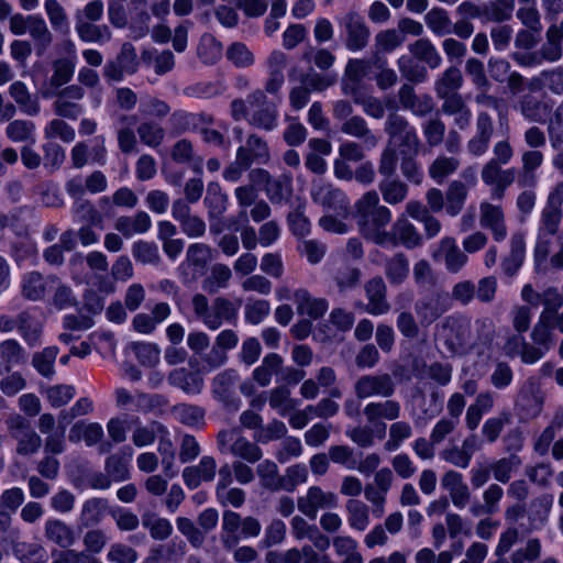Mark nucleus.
<instances>
[{
  "instance_id": "nucleus-31",
  "label": "nucleus",
  "mask_w": 563,
  "mask_h": 563,
  "mask_svg": "<svg viewBox=\"0 0 563 563\" xmlns=\"http://www.w3.org/2000/svg\"><path fill=\"white\" fill-rule=\"evenodd\" d=\"M468 196L466 185L461 180H453L445 192V212L456 217L463 209Z\"/></svg>"
},
{
  "instance_id": "nucleus-33",
  "label": "nucleus",
  "mask_w": 563,
  "mask_h": 563,
  "mask_svg": "<svg viewBox=\"0 0 563 563\" xmlns=\"http://www.w3.org/2000/svg\"><path fill=\"white\" fill-rule=\"evenodd\" d=\"M170 385L180 388L189 395H198L203 387V379L197 374L187 372L185 368H178L169 374Z\"/></svg>"
},
{
  "instance_id": "nucleus-30",
  "label": "nucleus",
  "mask_w": 563,
  "mask_h": 563,
  "mask_svg": "<svg viewBox=\"0 0 563 563\" xmlns=\"http://www.w3.org/2000/svg\"><path fill=\"white\" fill-rule=\"evenodd\" d=\"M75 30L78 37L85 43H106L111 38V31L107 25L95 22L75 21Z\"/></svg>"
},
{
  "instance_id": "nucleus-50",
  "label": "nucleus",
  "mask_w": 563,
  "mask_h": 563,
  "mask_svg": "<svg viewBox=\"0 0 563 563\" xmlns=\"http://www.w3.org/2000/svg\"><path fill=\"white\" fill-rule=\"evenodd\" d=\"M525 260V246L520 238H512L511 250L501 262L503 272L507 276H515L521 268Z\"/></svg>"
},
{
  "instance_id": "nucleus-64",
  "label": "nucleus",
  "mask_w": 563,
  "mask_h": 563,
  "mask_svg": "<svg viewBox=\"0 0 563 563\" xmlns=\"http://www.w3.org/2000/svg\"><path fill=\"white\" fill-rule=\"evenodd\" d=\"M57 355V346L45 347L42 352L34 355L33 366L41 375L51 377L54 374V364Z\"/></svg>"
},
{
  "instance_id": "nucleus-48",
  "label": "nucleus",
  "mask_w": 563,
  "mask_h": 563,
  "mask_svg": "<svg viewBox=\"0 0 563 563\" xmlns=\"http://www.w3.org/2000/svg\"><path fill=\"white\" fill-rule=\"evenodd\" d=\"M223 53L222 44L211 34H203L200 38L197 54L205 63L212 65L217 63Z\"/></svg>"
},
{
  "instance_id": "nucleus-53",
  "label": "nucleus",
  "mask_w": 563,
  "mask_h": 563,
  "mask_svg": "<svg viewBox=\"0 0 563 563\" xmlns=\"http://www.w3.org/2000/svg\"><path fill=\"white\" fill-rule=\"evenodd\" d=\"M264 191L273 203L286 201L292 194L291 179L289 177L271 178Z\"/></svg>"
},
{
  "instance_id": "nucleus-18",
  "label": "nucleus",
  "mask_w": 563,
  "mask_h": 563,
  "mask_svg": "<svg viewBox=\"0 0 563 563\" xmlns=\"http://www.w3.org/2000/svg\"><path fill=\"white\" fill-rule=\"evenodd\" d=\"M441 485L448 490L452 504L456 508L464 509L466 507L471 493L461 473L453 470L445 472L441 478Z\"/></svg>"
},
{
  "instance_id": "nucleus-63",
  "label": "nucleus",
  "mask_w": 563,
  "mask_h": 563,
  "mask_svg": "<svg viewBox=\"0 0 563 563\" xmlns=\"http://www.w3.org/2000/svg\"><path fill=\"white\" fill-rule=\"evenodd\" d=\"M104 505L101 499L92 498L82 504L79 522L84 527L95 526L100 522Z\"/></svg>"
},
{
  "instance_id": "nucleus-35",
  "label": "nucleus",
  "mask_w": 563,
  "mask_h": 563,
  "mask_svg": "<svg viewBox=\"0 0 563 563\" xmlns=\"http://www.w3.org/2000/svg\"><path fill=\"white\" fill-rule=\"evenodd\" d=\"M385 275L391 285L402 284L409 275V261L404 253H396L385 263Z\"/></svg>"
},
{
  "instance_id": "nucleus-42",
  "label": "nucleus",
  "mask_w": 563,
  "mask_h": 563,
  "mask_svg": "<svg viewBox=\"0 0 563 563\" xmlns=\"http://www.w3.org/2000/svg\"><path fill=\"white\" fill-rule=\"evenodd\" d=\"M238 377V373L234 369H225L219 373L212 380L213 396L221 402H229Z\"/></svg>"
},
{
  "instance_id": "nucleus-38",
  "label": "nucleus",
  "mask_w": 563,
  "mask_h": 563,
  "mask_svg": "<svg viewBox=\"0 0 563 563\" xmlns=\"http://www.w3.org/2000/svg\"><path fill=\"white\" fill-rule=\"evenodd\" d=\"M553 506L552 495H542L534 499L531 504L529 515L530 527L533 530L542 529L549 520V516Z\"/></svg>"
},
{
  "instance_id": "nucleus-47",
  "label": "nucleus",
  "mask_w": 563,
  "mask_h": 563,
  "mask_svg": "<svg viewBox=\"0 0 563 563\" xmlns=\"http://www.w3.org/2000/svg\"><path fill=\"white\" fill-rule=\"evenodd\" d=\"M460 165L459 158L440 155L430 165L429 175L434 181L442 184L446 177L459 169Z\"/></svg>"
},
{
  "instance_id": "nucleus-15",
  "label": "nucleus",
  "mask_w": 563,
  "mask_h": 563,
  "mask_svg": "<svg viewBox=\"0 0 563 563\" xmlns=\"http://www.w3.org/2000/svg\"><path fill=\"white\" fill-rule=\"evenodd\" d=\"M434 260H442L445 268L453 274L459 273L468 262L464 250L462 251L455 239L444 236L440 240L437 250L432 253Z\"/></svg>"
},
{
  "instance_id": "nucleus-55",
  "label": "nucleus",
  "mask_w": 563,
  "mask_h": 563,
  "mask_svg": "<svg viewBox=\"0 0 563 563\" xmlns=\"http://www.w3.org/2000/svg\"><path fill=\"white\" fill-rule=\"evenodd\" d=\"M205 205L208 209L210 218H217L227 210V196L221 191L218 184L208 185Z\"/></svg>"
},
{
  "instance_id": "nucleus-46",
  "label": "nucleus",
  "mask_w": 563,
  "mask_h": 563,
  "mask_svg": "<svg viewBox=\"0 0 563 563\" xmlns=\"http://www.w3.org/2000/svg\"><path fill=\"white\" fill-rule=\"evenodd\" d=\"M521 459L518 455H509L494 461L489 466L494 478L503 484L510 481L512 474L521 466Z\"/></svg>"
},
{
  "instance_id": "nucleus-7",
  "label": "nucleus",
  "mask_w": 563,
  "mask_h": 563,
  "mask_svg": "<svg viewBox=\"0 0 563 563\" xmlns=\"http://www.w3.org/2000/svg\"><path fill=\"white\" fill-rule=\"evenodd\" d=\"M554 330L563 334V310L542 309L532 328L531 340L534 344H541L545 347L552 346L555 342Z\"/></svg>"
},
{
  "instance_id": "nucleus-21",
  "label": "nucleus",
  "mask_w": 563,
  "mask_h": 563,
  "mask_svg": "<svg viewBox=\"0 0 563 563\" xmlns=\"http://www.w3.org/2000/svg\"><path fill=\"white\" fill-rule=\"evenodd\" d=\"M563 56V42L545 32V42L541 45L540 49L530 56L529 62H519L521 65L532 66L541 65L543 62L555 63Z\"/></svg>"
},
{
  "instance_id": "nucleus-59",
  "label": "nucleus",
  "mask_w": 563,
  "mask_h": 563,
  "mask_svg": "<svg viewBox=\"0 0 563 563\" xmlns=\"http://www.w3.org/2000/svg\"><path fill=\"white\" fill-rule=\"evenodd\" d=\"M18 330L23 339L31 345H35L41 335V324L29 312H21L18 316Z\"/></svg>"
},
{
  "instance_id": "nucleus-5",
  "label": "nucleus",
  "mask_w": 563,
  "mask_h": 563,
  "mask_svg": "<svg viewBox=\"0 0 563 563\" xmlns=\"http://www.w3.org/2000/svg\"><path fill=\"white\" fill-rule=\"evenodd\" d=\"M312 200L322 206L325 210H332L338 216L346 218L350 213V201L345 194L334 188L331 184H325L322 180H314L311 187Z\"/></svg>"
},
{
  "instance_id": "nucleus-20",
  "label": "nucleus",
  "mask_w": 563,
  "mask_h": 563,
  "mask_svg": "<svg viewBox=\"0 0 563 563\" xmlns=\"http://www.w3.org/2000/svg\"><path fill=\"white\" fill-rule=\"evenodd\" d=\"M294 301L297 312L301 316H308L311 319L321 318L329 308V302L323 298L312 297L308 290L300 288L294 292Z\"/></svg>"
},
{
  "instance_id": "nucleus-32",
  "label": "nucleus",
  "mask_w": 563,
  "mask_h": 563,
  "mask_svg": "<svg viewBox=\"0 0 563 563\" xmlns=\"http://www.w3.org/2000/svg\"><path fill=\"white\" fill-rule=\"evenodd\" d=\"M103 437V429L97 422L85 423L79 421L75 423L69 431V441H85L88 446L97 444Z\"/></svg>"
},
{
  "instance_id": "nucleus-13",
  "label": "nucleus",
  "mask_w": 563,
  "mask_h": 563,
  "mask_svg": "<svg viewBox=\"0 0 563 563\" xmlns=\"http://www.w3.org/2000/svg\"><path fill=\"white\" fill-rule=\"evenodd\" d=\"M373 59L350 58L345 65L341 80L343 95L349 97L358 96L361 82L371 71Z\"/></svg>"
},
{
  "instance_id": "nucleus-34",
  "label": "nucleus",
  "mask_w": 563,
  "mask_h": 563,
  "mask_svg": "<svg viewBox=\"0 0 563 563\" xmlns=\"http://www.w3.org/2000/svg\"><path fill=\"white\" fill-rule=\"evenodd\" d=\"M238 150L243 151L244 157L250 161V165L253 163L266 164L271 158L267 143L256 134L250 135L245 145L240 146Z\"/></svg>"
},
{
  "instance_id": "nucleus-26",
  "label": "nucleus",
  "mask_w": 563,
  "mask_h": 563,
  "mask_svg": "<svg viewBox=\"0 0 563 563\" xmlns=\"http://www.w3.org/2000/svg\"><path fill=\"white\" fill-rule=\"evenodd\" d=\"M386 423H377L373 428L353 427L345 431L346 437L361 448H371L375 443V438L383 440L386 435Z\"/></svg>"
},
{
  "instance_id": "nucleus-49",
  "label": "nucleus",
  "mask_w": 563,
  "mask_h": 563,
  "mask_svg": "<svg viewBox=\"0 0 563 563\" xmlns=\"http://www.w3.org/2000/svg\"><path fill=\"white\" fill-rule=\"evenodd\" d=\"M256 472L263 487L274 492L282 489L283 476L278 474L276 463L264 460L257 465Z\"/></svg>"
},
{
  "instance_id": "nucleus-4",
  "label": "nucleus",
  "mask_w": 563,
  "mask_h": 563,
  "mask_svg": "<svg viewBox=\"0 0 563 563\" xmlns=\"http://www.w3.org/2000/svg\"><path fill=\"white\" fill-rule=\"evenodd\" d=\"M495 161H487L481 170V178L485 186L489 188L490 197L494 200H503L508 187L516 179V169L501 167Z\"/></svg>"
},
{
  "instance_id": "nucleus-9",
  "label": "nucleus",
  "mask_w": 563,
  "mask_h": 563,
  "mask_svg": "<svg viewBox=\"0 0 563 563\" xmlns=\"http://www.w3.org/2000/svg\"><path fill=\"white\" fill-rule=\"evenodd\" d=\"M479 225L490 232L495 242H503L508 235L503 207L488 200H483L479 203Z\"/></svg>"
},
{
  "instance_id": "nucleus-58",
  "label": "nucleus",
  "mask_w": 563,
  "mask_h": 563,
  "mask_svg": "<svg viewBox=\"0 0 563 563\" xmlns=\"http://www.w3.org/2000/svg\"><path fill=\"white\" fill-rule=\"evenodd\" d=\"M13 552L21 563H44L47 558L44 548L36 543L20 542Z\"/></svg>"
},
{
  "instance_id": "nucleus-41",
  "label": "nucleus",
  "mask_w": 563,
  "mask_h": 563,
  "mask_svg": "<svg viewBox=\"0 0 563 563\" xmlns=\"http://www.w3.org/2000/svg\"><path fill=\"white\" fill-rule=\"evenodd\" d=\"M167 433V429L162 423L153 421L146 426L137 424L131 439L135 446L144 448L153 444L157 435Z\"/></svg>"
},
{
  "instance_id": "nucleus-37",
  "label": "nucleus",
  "mask_w": 563,
  "mask_h": 563,
  "mask_svg": "<svg viewBox=\"0 0 563 563\" xmlns=\"http://www.w3.org/2000/svg\"><path fill=\"white\" fill-rule=\"evenodd\" d=\"M283 366V358L276 353L264 356L262 364L253 371V379L265 387L269 385L274 374H278Z\"/></svg>"
},
{
  "instance_id": "nucleus-24",
  "label": "nucleus",
  "mask_w": 563,
  "mask_h": 563,
  "mask_svg": "<svg viewBox=\"0 0 563 563\" xmlns=\"http://www.w3.org/2000/svg\"><path fill=\"white\" fill-rule=\"evenodd\" d=\"M236 317L233 303L224 298L217 297L211 306L205 325L212 331L218 330L223 323L230 322Z\"/></svg>"
},
{
  "instance_id": "nucleus-25",
  "label": "nucleus",
  "mask_w": 563,
  "mask_h": 563,
  "mask_svg": "<svg viewBox=\"0 0 563 563\" xmlns=\"http://www.w3.org/2000/svg\"><path fill=\"white\" fill-rule=\"evenodd\" d=\"M341 131L350 136L361 139L367 151L375 148L378 139L369 130L367 122L361 115H353L345 120L341 125Z\"/></svg>"
},
{
  "instance_id": "nucleus-60",
  "label": "nucleus",
  "mask_w": 563,
  "mask_h": 563,
  "mask_svg": "<svg viewBox=\"0 0 563 563\" xmlns=\"http://www.w3.org/2000/svg\"><path fill=\"white\" fill-rule=\"evenodd\" d=\"M142 523L148 530L151 537L155 540H165L173 532V526L168 519L156 517L155 515H146L143 517Z\"/></svg>"
},
{
  "instance_id": "nucleus-2",
  "label": "nucleus",
  "mask_w": 563,
  "mask_h": 563,
  "mask_svg": "<svg viewBox=\"0 0 563 563\" xmlns=\"http://www.w3.org/2000/svg\"><path fill=\"white\" fill-rule=\"evenodd\" d=\"M218 445L221 452H229L251 464L258 462L263 456L262 449L256 443L249 441L236 429L219 432Z\"/></svg>"
},
{
  "instance_id": "nucleus-11",
  "label": "nucleus",
  "mask_w": 563,
  "mask_h": 563,
  "mask_svg": "<svg viewBox=\"0 0 563 563\" xmlns=\"http://www.w3.org/2000/svg\"><path fill=\"white\" fill-rule=\"evenodd\" d=\"M266 95L262 90H255L247 96V102L251 107H258L250 118L249 122L251 125L272 131L277 126L278 123V111L275 106L267 104Z\"/></svg>"
},
{
  "instance_id": "nucleus-36",
  "label": "nucleus",
  "mask_w": 563,
  "mask_h": 563,
  "mask_svg": "<svg viewBox=\"0 0 563 563\" xmlns=\"http://www.w3.org/2000/svg\"><path fill=\"white\" fill-rule=\"evenodd\" d=\"M409 51L413 57L424 62L432 69L440 67L442 63L441 55L429 38H420L410 44Z\"/></svg>"
},
{
  "instance_id": "nucleus-23",
  "label": "nucleus",
  "mask_w": 563,
  "mask_h": 563,
  "mask_svg": "<svg viewBox=\"0 0 563 563\" xmlns=\"http://www.w3.org/2000/svg\"><path fill=\"white\" fill-rule=\"evenodd\" d=\"M151 227L152 219L145 211H139L134 216L119 217L114 223L115 230L128 239L146 233Z\"/></svg>"
},
{
  "instance_id": "nucleus-61",
  "label": "nucleus",
  "mask_w": 563,
  "mask_h": 563,
  "mask_svg": "<svg viewBox=\"0 0 563 563\" xmlns=\"http://www.w3.org/2000/svg\"><path fill=\"white\" fill-rule=\"evenodd\" d=\"M411 435L412 428L408 422L395 421L389 427V438L385 443V449L389 452L396 451Z\"/></svg>"
},
{
  "instance_id": "nucleus-10",
  "label": "nucleus",
  "mask_w": 563,
  "mask_h": 563,
  "mask_svg": "<svg viewBox=\"0 0 563 563\" xmlns=\"http://www.w3.org/2000/svg\"><path fill=\"white\" fill-rule=\"evenodd\" d=\"M354 391L360 399L388 398L395 391V383L389 374L363 375L356 380Z\"/></svg>"
},
{
  "instance_id": "nucleus-12",
  "label": "nucleus",
  "mask_w": 563,
  "mask_h": 563,
  "mask_svg": "<svg viewBox=\"0 0 563 563\" xmlns=\"http://www.w3.org/2000/svg\"><path fill=\"white\" fill-rule=\"evenodd\" d=\"M338 496L331 492H324L319 486L308 488L306 495L298 498V509L310 519H314L320 509L335 508Z\"/></svg>"
},
{
  "instance_id": "nucleus-45",
  "label": "nucleus",
  "mask_w": 563,
  "mask_h": 563,
  "mask_svg": "<svg viewBox=\"0 0 563 563\" xmlns=\"http://www.w3.org/2000/svg\"><path fill=\"white\" fill-rule=\"evenodd\" d=\"M27 33L42 51L46 49L53 42V35L40 14H30Z\"/></svg>"
},
{
  "instance_id": "nucleus-22",
  "label": "nucleus",
  "mask_w": 563,
  "mask_h": 563,
  "mask_svg": "<svg viewBox=\"0 0 563 563\" xmlns=\"http://www.w3.org/2000/svg\"><path fill=\"white\" fill-rule=\"evenodd\" d=\"M367 296V312L374 316H380L389 311V305L386 300V285L382 277H376L365 285Z\"/></svg>"
},
{
  "instance_id": "nucleus-52",
  "label": "nucleus",
  "mask_w": 563,
  "mask_h": 563,
  "mask_svg": "<svg viewBox=\"0 0 563 563\" xmlns=\"http://www.w3.org/2000/svg\"><path fill=\"white\" fill-rule=\"evenodd\" d=\"M44 9L54 31L69 32V21L64 7L57 0H45Z\"/></svg>"
},
{
  "instance_id": "nucleus-17",
  "label": "nucleus",
  "mask_w": 563,
  "mask_h": 563,
  "mask_svg": "<svg viewBox=\"0 0 563 563\" xmlns=\"http://www.w3.org/2000/svg\"><path fill=\"white\" fill-rule=\"evenodd\" d=\"M363 413L369 424L376 426L377 423H385L383 420H397L401 413V406L393 399L371 401L364 407Z\"/></svg>"
},
{
  "instance_id": "nucleus-19",
  "label": "nucleus",
  "mask_w": 563,
  "mask_h": 563,
  "mask_svg": "<svg viewBox=\"0 0 563 563\" xmlns=\"http://www.w3.org/2000/svg\"><path fill=\"white\" fill-rule=\"evenodd\" d=\"M216 471V460L211 456H203L197 465L188 466L183 471V478L188 488L195 489L203 482H211Z\"/></svg>"
},
{
  "instance_id": "nucleus-28",
  "label": "nucleus",
  "mask_w": 563,
  "mask_h": 563,
  "mask_svg": "<svg viewBox=\"0 0 563 563\" xmlns=\"http://www.w3.org/2000/svg\"><path fill=\"white\" fill-rule=\"evenodd\" d=\"M46 538L59 545L60 548H69L75 542L73 529L59 519H48L45 522Z\"/></svg>"
},
{
  "instance_id": "nucleus-16",
  "label": "nucleus",
  "mask_w": 563,
  "mask_h": 563,
  "mask_svg": "<svg viewBox=\"0 0 563 563\" xmlns=\"http://www.w3.org/2000/svg\"><path fill=\"white\" fill-rule=\"evenodd\" d=\"M58 278L49 275L44 277L37 272H30L23 275L21 282L22 295L29 300L37 301L43 299L46 294L57 287Z\"/></svg>"
},
{
  "instance_id": "nucleus-27",
  "label": "nucleus",
  "mask_w": 563,
  "mask_h": 563,
  "mask_svg": "<svg viewBox=\"0 0 563 563\" xmlns=\"http://www.w3.org/2000/svg\"><path fill=\"white\" fill-rule=\"evenodd\" d=\"M4 133L13 143H29L34 145L36 142V125L30 120H11L7 125Z\"/></svg>"
},
{
  "instance_id": "nucleus-43",
  "label": "nucleus",
  "mask_w": 563,
  "mask_h": 563,
  "mask_svg": "<svg viewBox=\"0 0 563 563\" xmlns=\"http://www.w3.org/2000/svg\"><path fill=\"white\" fill-rule=\"evenodd\" d=\"M543 159V154L537 150L523 152L522 175L519 179L521 186H533L537 183L534 172L542 165Z\"/></svg>"
},
{
  "instance_id": "nucleus-3",
  "label": "nucleus",
  "mask_w": 563,
  "mask_h": 563,
  "mask_svg": "<svg viewBox=\"0 0 563 563\" xmlns=\"http://www.w3.org/2000/svg\"><path fill=\"white\" fill-rule=\"evenodd\" d=\"M341 34L344 35L345 47L351 52H360L366 47L369 40V30L361 14L349 11L338 18Z\"/></svg>"
},
{
  "instance_id": "nucleus-39",
  "label": "nucleus",
  "mask_w": 563,
  "mask_h": 563,
  "mask_svg": "<svg viewBox=\"0 0 563 563\" xmlns=\"http://www.w3.org/2000/svg\"><path fill=\"white\" fill-rule=\"evenodd\" d=\"M232 277L230 267L225 264H214L210 274L202 282V289L209 294H216L227 288Z\"/></svg>"
},
{
  "instance_id": "nucleus-40",
  "label": "nucleus",
  "mask_w": 563,
  "mask_h": 563,
  "mask_svg": "<svg viewBox=\"0 0 563 563\" xmlns=\"http://www.w3.org/2000/svg\"><path fill=\"white\" fill-rule=\"evenodd\" d=\"M345 507L350 527L357 531H364L369 525L368 506L358 499H349Z\"/></svg>"
},
{
  "instance_id": "nucleus-57",
  "label": "nucleus",
  "mask_w": 563,
  "mask_h": 563,
  "mask_svg": "<svg viewBox=\"0 0 563 563\" xmlns=\"http://www.w3.org/2000/svg\"><path fill=\"white\" fill-rule=\"evenodd\" d=\"M463 77L460 69L455 67L448 68L435 82V90L439 97H446L450 93H456L461 88Z\"/></svg>"
},
{
  "instance_id": "nucleus-51",
  "label": "nucleus",
  "mask_w": 563,
  "mask_h": 563,
  "mask_svg": "<svg viewBox=\"0 0 563 563\" xmlns=\"http://www.w3.org/2000/svg\"><path fill=\"white\" fill-rule=\"evenodd\" d=\"M427 26L438 36L452 33V22L444 9L433 8L424 16Z\"/></svg>"
},
{
  "instance_id": "nucleus-29",
  "label": "nucleus",
  "mask_w": 563,
  "mask_h": 563,
  "mask_svg": "<svg viewBox=\"0 0 563 563\" xmlns=\"http://www.w3.org/2000/svg\"><path fill=\"white\" fill-rule=\"evenodd\" d=\"M9 93L25 114L36 115L40 112L38 101L32 98L27 86L23 81L16 80L12 82L9 87Z\"/></svg>"
},
{
  "instance_id": "nucleus-56",
  "label": "nucleus",
  "mask_w": 563,
  "mask_h": 563,
  "mask_svg": "<svg viewBox=\"0 0 563 563\" xmlns=\"http://www.w3.org/2000/svg\"><path fill=\"white\" fill-rule=\"evenodd\" d=\"M227 58L239 68H247L255 64V55L242 42H233L225 52Z\"/></svg>"
},
{
  "instance_id": "nucleus-6",
  "label": "nucleus",
  "mask_w": 563,
  "mask_h": 563,
  "mask_svg": "<svg viewBox=\"0 0 563 563\" xmlns=\"http://www.w3.org/2000/svg\"><path fill=\"white\" fill-rule=\"evenodd\" d=\"M7 426L11 437L18 442V454L31 455L40 450L42 439L26 419L20 415H14L7 420Z\"/></svg>"
},
{
  "instance_id": "nucleus-14",
  "label": "nucleus",
  "mask_w": 563,
  "mask_h": 563,
  "mask_svg": "<svg viewBox=\"0 0 563 563\" xmlns=\"http://www.w3.org/2000/svg\"><path fill=\"white\" fill-rule=\"evenodd\" d=\"M385 131L393 140L400 142L408 153L417 154L419 139L415 128L410 126L405 118L396 113L389 114L385 123Z\"/></svg>"
},
{
  "instance_id": "nucleus-54",
  "label": "nucleus",
  "mask_w": 563,
  "mask_h": 563,
  "mask_svg": "<svg viewBox=\"0 0 563 563\" xmlns=\"http://www.w3.org/2000/svg\"><path fill=\"white\" fill-rule=\"evenodd\" d=\"M173 412L177 420L188 427H201L205 422V409L196 405H177Z\"/></svg>"
},
{
  "instance_id": "nucleus-62",
  "label": "nucleus",
  "mask_w": 563,
  "mask_h": 563,
  "mask_svg": "<svg viewBox=\"0 0 563 563\" xmlns=\"http://www.w3.org/2000/svg\"><path fill=\"white\" fill-rule=\"evenodd\" d=\"M379 190L383 199L389 205H396L405 200L407 196V186L396 179H385L379 184Z\"/></svg>"
},
{
  "instance_id": "nucleus-44",
  "label": "nucleus",
  "mask_w": 563,
  "mask_h": 563,
  "mask_svg": "<svg viewBox=\"0 0 563 563\" xmlns=\"http://www.w3.org/2000/svg\"><path fill=\"white\" fill-rule=\"evenodd\" d=\"M137 119L135 115H122L120 118V126L118 129V145L119 148L128 154L135 150L136 136L133 131Z\"/></svg>"
},
{
  "instance_id": "nucleus-8",
  "label": "nucleus",
  "mask_w": 563,
  "mask_h": 563,
  "mask_svg": "<svg viewBox=\"0 0 563 563\" xmlns=\"http://www.w3.org/2000/svg\"><path fill=\"white\" fill-rule=\"evenodd\" d=\"M386 235L380 243L383 247L402 245L411 250L421 245L422 242V238L416 227L404 214L396 219L390 230L386 231Z\"/></svg>"
},
{
  "instance_id": "nucleus-1",
  "label": "nucleus",
  "mask_w": 563,
  "mask_h": 563,
  "mask_svg": "<svg viewBox=\"0 0 563 563\" xmlns=\"http://www.w3.org/2000/svg\"><path fill=\"white\" fill-rule=\"evenodd\" d=\"M356 223L361 235L377 245L386 238V225L391 221V211L379 205L375 190L367 191L356 202Z\"/></svg>"
}]
</instances>
